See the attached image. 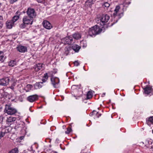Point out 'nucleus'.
I'll return each mask as SVG.
<instances>
[{"instance_id": "nucleus-1", "label": "nucleus", "mask_w": 153, "mask_h": 153, "mask_svg": "<svg viewBox=\"0 0 153 153\" xmlns=\"http://www.w3.org/2000/svg\"><path fill=\"white\" fill-rule=\"evenodd\" d=\"M102 30V29L99 26L95 25L89 29L88 34L90 36H92L100 33Z\"/></svg>"}, {"instance_id": "nucleus-2", "label": "nucleus", "mask_w": 153, "mask_h": 153, "mask_svg": "<svg viewBox=\"0 0 153 153\" xmlns=\"http://www.w3.org/2000/svg\"><path fill=\"white\" fill-rule=\"evenodd\" d=\"M16 109L12 107L10 105H6L4 112L9 115H13L17 112Z\"/></svg>"}, {"instance_id": "nucleus-3", "label": "nucleus", "mask_w": 153, "mask_h": 153, "mask_svg": "<svg viewBox=\"0 0 153 153\" xmlns=\"http://www.w3.org/2000/svg\"><path fill=\"white\" fill-rule=\"evenodd\" d=\"M51 80L52 84L54 88H56L58 87L59 80L58 78L57 77H51Z\"/></svg>"}, {"instance_id": "nucleus-4", "label": "nucleus", "mask_w": 153, "mask_h": 153, "mask_svg": "<svg viewBox=\"0 0 153 153\" xmlns=\"http://www.w3.org/2000/svg\"><path fill=\"white\" fill-rule=\"evenodd\" d=\"M11 129L12 128L10 127H6L4 129H3L0 132V139L6 134L10 132Z\"/></svg>"}, {"instance_id": "nucleus-5", "label": "nucleus", "mask_w": 153, "mask_h": 153, "mask_svg": "<svg viewBox=\"0 0 153 153\" xmlns=\"http://www.w3.org/2000/svg\"><path fill=\"white\" fill-rule=\"evenodd\" d=\"M120 6H117L115 7V17L119 16V18H120L123 16L122 11L120 12Z\"/></svg>"}, {"instance_id": "nucleus-6", "label": "nucleus", "mask_w": 153, "mask_h": 153, "mask_svg": "<svg viewBox=\"0 0 153 153\" xmlns=\"http://www.w3.org/2000/svg\"><path fill=\"white\" fill-rule=\"evenodd\" d=\"M27 13L30 18H33L35 16V10L33 9L28 8L27 11Z\"/></svg>"}, {"instance_id": "nucleus-7", "label": "nucleus", "mask_w": 153, "mask_h": 153, "mask_svg": "<svg viewBox=\"0 0 153 153\" xmlns=\"http://www.w3.org/2000/svg\"><path fill=\"white\" fill-rule=\"evenodd\" d=\"M109 16L106 14H103L102 15L100 19V21L102 23L103 25L108 22L109 19Z\"/></svg>"}, {"instance_id": "nucleus-8", "label": "nucleus", "mask_w": 153, "mask_h": 153, "mask_svg": "<svg viewBox=\"0 0 153 153\" xmlns=\"http://www.w3.org/2000/svg\"><path fill=\"white\" fill-rule=\"evenodd\" d=\"M10 79L8 77H5L0 79V85L5 86L8 84Z\"/></svg>"}, {"instance_id": "nucleus-9", "label": "nucleus", "mask_w": 153, "mask_h": 153, "mask_svg": "<svg viewBox=\"0 0 153 153\" xmlns=\"http://www.w3.org/2000/svg\"><path fill=\"white\" fill-rule=\"evenodd\" d=\"M23 22L27 25L30 24L32 25L33 23L32 19H30L28 17L25 16L23 19Z\"/></svg>"}, {"instance_id": "nucleus-10", "label": "nucleus", "mask_w": 153, "mask_h": 153, "mask_svg": "<svg viewBox=\"0 0 153 153\" xmlns=\"http://www.w3.org/2000/svg\"><path fill=\"white\" fill-rule=\"evenodd\" d=\"M64 40L65 42V43L68 45H71L73 43V40L72 36H68L66 37L64 39Z\"/></svg>"}, {"instance_id": "nucleus-11", "label": "nucleus", "mask_w": 153, "mask_h": 153, "mask_svg": "<svg viewBox=\"0 0 153 153\" xmlns=\"http://www.w3.org/2000/svg\"><path fill=\"white\" fill-rule=\"evenodd\" d=\"M38 99L37 95H33L30 96L27 98V100L30 102H33Z\"/></svg>"}, {"instance_id": "nucleus-12", "label": "nucleus", "mask_w": 153, "mask_h": 153, "mask_svg": "<svg viewBox=\"0 0 153 153\" xmlns=\"http://www.w3.org/2000/svg\"><path fill=\"white\" fill-rule=\"evenodd\" d=\"M17 50L21 53H25L27 51V48L22 45H19L16 48Z\"/></svg>"}, {"instance_id": "nucleus-13", "label": "nucleus", "mask_w": 153, "mask_h": 153, "mask_svg": "<svg viewBox=\"0 0 153 153\" xmlns=\"http://www.w3.org/2000/svg\"><path fill=\"white\" fill-rule=\"evenodd\" d=\"M42 24L44 27L47 29H50L52 27L51 24L46 20L44 21L42 23Z\"/></svg>"}, {"instance_id": "nucleus-14", "label": "nucleus", "mask_w": 153, "mask_h": 153, "mask_svg": "<svg viewBox=\"0 0 153 153\" xmlns=\"http://www.w3.org/2000/svg\"><path fill=\"white\" fill-rule=\"evenodd\" d=\"M7 27L9 29H11L14 23L11 20L7 21L6 23Z\"/></svg>"}, {"instance_id": "nucleus-15", "label": "nucleus", "mask_w": 153, "mask_h": 153, "mask_svg": "<svg viewBox=\"0 0 153 153\" xmlns=\"http://www.w3.org/2000/svg\"><path fill=\"white\" fill-rule=\"evenodd\" d=\"M73 37L75 39L78 40L81 38V35L79 33H76L73 34Z\"/></svg>"}, {"instance_id": "nucleus-16", "label": "nucleus", "mask_w": 153, "mask_h": 153, "mask_svg": "<svg viewBox=\"0 0 153 153\" xmlns=\"http://www.w3.org/2000/svg\"><path fill=\"white\" fill-rule=\"evenodd\" d=\"M80 48V47L78 45L75 44L72 47V49L76 52H78Z\"/></svg>"}, {"instance_id": "nucleus-17", "label": "nucleus", "mask_w": 153, "mask_h": 153, "mask_svg": "<svg viewBox=\"0 0 153 153\" xmlns=\"http://www.w3.org/2000/svg\"><path fill=\"white\" fill-rule=\"evenodd\" d=\"M145 94H149L152 92V88L150 87H147L144 89Z\"/></svg>"}, {"instance_id": "nucleus-18", "label": "nucleus", "mask_w": 153, "mask_h": 153, "mask_svg": "<svg viewBox=\"0 0 153 153\" xmlns=\"http://www.w3.org/2000/svg\"><path fill=\"white\" fill-rule=\"evenodd\" d=\"M16 13L17 14L16 16H15L13 18V19L11 21H13V22L14 23L19 18V16L20 15V13L18 14V13H19V12L17 11Z\"/></svg>"}, {"instance_id": "nucleus-19", "label": "nucleus", "mask_w": 153, "mask_h": 153, "mask_svg": "<svg viewBox=\"0 0 153 153\" xmlns=\"http://www.w3.org/2000/svg\"><path fill=\"white\" fill-rule=\"evenodd\" d=\"M22 125L20 124L16 123L15 126L14 127V128L16 131L19 130L21 129L22 128Z\"/></svg>"}, {"instance_id": "nucleus-20", "label": "nucleus", "mask_w": 153, "mask_h": 153, "mask_svg": "<svg viewBox=\"0 0 153 153\" xmlns=\"http://www.w3.org/2000/svg\"><path fill=\"white\" fill-rule=\"evenodd\" d=\"M16 120V117H10L8 118H7L6 122L7 123H11L12 122L15 121Z\"/></svg>"}, {"instance_id": "nucleus-21", "label": "nucleus", "mask_w": 153, "mask_h": 153, "mask_svg": "<svg viewBox=\"0 0 153 153\" xmlns=\"http://www.w3.org/2000/svg\"><path fill=\"white\" fill-rule=\"evenodd\" d=\"M147 123L149 125H150V123L153 124V116L149 117L146 120Z\"/></svg>"}, {"instance_id": "nucleus-22", "label": "nucleus", "mask_w": 153, "mask_h": 153, "mask_svg": "<svg viewBox=\"0 0 153 153\" xmlns=\"http://www.w3.org/2000/svg\"><path fill=\"white\" fill-rule=\"evenodd\" d=\"M42 68V65L41 64H38L35 68V70L36 71H37L40 70Z\"/></svg>"}, {"instance_id": "nucleus-23", "label": "nucleus", "mask_w": 153, "mask_h": 153, "mask_svg": "<svg viewBox=\"0 0 153 153\" xmlns=\"http://www.w3.org/2000/svg\"><path fill=\"white\" fill-rule=\"evenodd\" d=\"M93 93L92 91H89L87 95V99H89L91 98L93 96Z\"/></svg>"}, {"instance_id": "nucleus-24", "label": "nucleus", "mask_w": 153, "mask_h": 153, "mask_svg": "<svg viewBox=\"0 0 153 153\" xmlns=\"http://www.w3.org/2000/svg\"><path fill=\"white\" fill-rule=\"evenodd\" d=\"M48 74L47 73L45 74L42 79V81L43 82H46L48 79Z\"/></svg>"}, {"instance_id": "nucleus-25", "label": "nucleus", "mask_w": 153, "mask_h": 153, "mask_svg": "<svg viewBox=\"0 0 153 153\" xmlns=\"http://www.w3.org/2000/svg\"><path fill=\"white\" fill-rule=\"evenodd\" d=\"M94 0H87L85 3V5L90 6L91 4H93Z\"/></svg>"}, {"instance_id": "nucleus-26", "label": "nucleus", "mask_w": 153, "mask_h": 153, "mask_svg": "<svg viewBox=\"0 0 153 153\" xmlns=\"http://www.w3.org/2000/svg\"><path fill=\"white\" fill-rule=\"evenodd\" d=\"M70 49V48L69 47H66L65 48V52H64V54L66 55H67L69 53V51Z\"/></svg>"}, {"instance_id": "nucleus-27", "label": "nucleus", "mask_w": 153, "mask_h": 153, "mask_svg": "<svg viewBox=\"0 0 153 153\" xmlns=\"http://www.w3.org/2000/svg\"><path fill=\"white\" fill-rule=\"evenodd\" d=\"M16 64V62L14 61H11L9 63V65L11 67H13Z\"/></svg>"}, {"instance_id": "nucleus-28", "label": "nucleus", "mask_w": 153, "mask_h": 153, "mask_svg": "<svg viewBox=\"0 0 153 153\" xmlns=\"http://www.w3.org/2000/svg\"><path fill=\"white\" fill-rule=\"evenodd\" d=\"M18 150L17 148H15L10 151L9 153H18Z\"/></svg>"}, {"instance_id": "nucleus-29", "label": "nucleus", "mask_w": 153, "mask_h": 153, "mask_svg": "<svg viewBox=\"0 0 153 153\" xmlns=\"http://www.w3.org/2000/svg\"><path fill=\"white\" fill-rule=\"evenodd\" d=\"M42 83L43 82H38L36 83V86H37L39 88H41L42 87V85L41 84H42Z\"/></svg>"}, {"instance_id": "nucleus-30", "label": "nucleus", "mask_w": 153, "mask_h": 153, "mask_svg": "<svg viewBox=\"0 0 153 153\" xmlns=\"http://www.w3.org/2000/svg\"><path fill=\"white\" fill-rule=\"evenodd\" d=\"M32 86L30 84H28L26 86V88H27L28 89V91H29V90H30L32 87Z\"/></svg>"}, {"instance_id": "nucleus-31", "label": "nucleus", "mask_w": 153, "mask_h": 153, "mask_svg": "<svg viewBox=\"0 0 153 153\" xmlns=\"http://www.w3.org/2000/svg\"><path fill=\"white\" fill-rule=\"evenodd\" d=\"M71 130V128L69 127L67 128V130L65 131V133L66 134H68L70 132Z\"/></svg>"}, {"instance_id": "nucleus-32", "label": "nucleus", "mask_w": 153, "mask_h": 153, "mask_svg": "<svg viewBox=\"0 0 153 153\" xmlns=\"http://www.w3.org/2000/svg\"><path fill=\"white\" fill-rule=\"evenodd\" d=\"M5 59V57L3 55L0 56V61L1 62H3Z\"/></svg>"}, {"instance_id": "nucleus-33", "label": "nucleus", "mask_w": 153, "mask_h": 153, "mask_svg": "<svg viewBox=\"0 0 153 153\" xmlns=\"http://www.w3.org/2000/svg\"><path fill=\"white\" fill-rule=\"evenodd\" d=\"M110 6V4L107 2H106L104 3V4L103 5V6L104 7H109Z\"/></svg>"}, {"instance_id": "nucleus-34", "label": "nucleus", "mask_w": 153, "mask_h": 153, "mask_svg": "<svg viewBox=\"0 0 153 153\" xmlns=\"http://www.w3.org/2000/svg\"><path fill=\"white\" fill-rule=\"evenodd\" d=\"M26 24H24L23 22V23L21 24L20 26V28H23L25 27H26Z\"/></svg>"}, {"instance_id": "nucleus-35", "label": "nucleus", "mask_w": 153, "mask_h": 153, "mask_svg": "<svg viewBox=\"0 0 153 153\" xmlns=\"http://www.w3.org/2000/svg\"><path fill=\"white\" fill-rule=\"evenodd\" d=\"M99 114V113L98 112H97L96 111L94 110L92 113V115H95L96 114Z\"/></svg>"}, {"instance_id": "nucleus-36", "label": "nucleus", "mask_w": 153, "mask_h": 153, "mask_svg": "<svg viewBox=\"0 0 153 153\" xmlns=\"http://www.w3.org/2000/svg\"><path fill=\"white\" fill-rule=\"evenodd\" d=\"M10 2V3L11 4H13L14 3L16 2L18 0H8Z\"/></svg>"}, {"instance_id": "nucleus-37", "label": "nucleus", "mask_w": 153, "mask_h": 153, "mask_svg": "<svg viewBox=\"0 0 153 153\" xmlns=\"http://www.w3.org/2000/svg\"><path fill=\"white\" fill-rule=\"evenodd\" d=\"M74 65L76 66H78V65H79V63L77 61H75L74 62Z\"/></svg>"}, {"instance_id": "nucleus-38", "label": "nucleus", "mask_w": 153, "mask_h": 153, "mask_svg": "<svg viewBox=\"0 0 153 153\" xmlns=\"http://www.w3.org/2000/svg\"><path fill=\"white\" fill-rule=\"evenodd\" d=\"M24 136H21L19 137V139L20 140H22L24 139Z\"/></svg>"}, {"instance_id": "nucleus-39", "label": "nucleus", "mask_w": 153, "mask_h": 153, "mask_svg": "<svg viewBox=\"0 0 153 153\" xmlns=\"http://www.w3.org/2000/svg\"><path fill=\"white\" fill-rule=\"evenodd\" d=\"M38 2L41 3L43 1V0H36Z\"/></svg>"}, {"instance_id": "nucleus-40", "label": "nucleus", "mask_w": 153, "mask_h": 153, "mask_svg": "<svg viewBox=\"0 0 153 153\" xmlns=\"http://www.w3.org/2000/svg\"><path fill=\"white\" fill-rule=\"evenodd\" d=\"M3 26V24L0 21V28H1Z\"/></svg>"}, {"instance_id": "nucleus-41", "label": "nucleus", "mask_w": 153, "mask_h": 153, "mask_svg": "<svg viewBox=\"0 0 153 153\" xmlns=\"http://www.w3.org/2000/svg\"><path fill=\"white\" fill-rule=\"evenodd\" d=\"M2 117H0V122H2L3 120Z\"/></svg>"}, {"instance_id": "nucleus-42", "label": "nucleus", "mask_w": 153, "mask_h": 153, "mask_svg": "<svg viewBox=\"0 0 153 153\" xmlns=\"http://www.w3.org/2000/svg\"><path fill=\"white\" fill-rule=\"evenodd\" d=\"M101 115V114L99 113V114H96V116H97V118H98Z\"/></svg>"}, {"instance_id": "nucleus-43", "label": "nucleus", "mask_w": 153, "mask_h": 153, "mask_svg": "<svg viewBox=\"0 0 153 153\" xmlns=\"http://www.w3.org/2000/svg\"><path fill=\"white\" fill-rule=\"evenodd\" d=\"M9 88L12 90H13L14 89L13 86H11L9 87Z\"/></svg>"}, {"instance_id": "nucleus-44", "label": "nucleus", "mask_w": 153, "mask_h": 153, "mask_svg": "<svg viewBox=\"0 0 153 153\" xmlns=\"http://www.w3.org/2000/svg\"><path fill=\"white\" fill-rule=\"evenodd\" d=\"M3 18L2 16H0V20H3Z\"/></svg>"}, {"instance_id": "nucleus-45", "label": "nucleus", "mask_w": 153, "mask_h": 153, "mask_svg": "<svg viewBox=\"0 0 153 153\" xmlns=\"http://www.w3.org/2000/svg\"><path fill=\"white\" fill-rule=\"evenodd\" d=\"M105 95V93H103V94H102V97H104Z\"/></svg>"}, {"instance_id": "nucleus-46", "label": "nucleus", "mask_w": 153, "mask_h": 153, "mask_svg": "<svg viewBox=\"0 0 153 153\" xmlns=\"http://www.w3.org/2000/svg\"><path fill=\"white\" fill-rule=\"evenodd\" d=\"M15 85V84L13 83L11 86H13V87Z\"/></svg>"}, {"instance_id": "nucleus-47", "label": "nucleus", "mask_w": 153, "mask_h": 153, "mask_svg": "<svg viewBox=\"0 0 153 153\" xmlns=\"http://www.w3.org/2000/svg\"><path fill=\"white\" fill-rule=\"evenodd\" d=\"M53 153H57V152H53Z\"/></svg>"}, {"instance_id": "nucleus-48", "label": "nucleus", "mask_w": 153, "mask_h": 153, "mask_svg": "<svg viewBox=\"0 0 153 153\" xmlns=\"http://www.w3.org/2000/svg\"><path fill=\"white\" fill-rule=\"evenodd\" d=\"M63 128H65V126H63Z\"/></svg>"}, {"instance_id": "nucleus-49", "label": "nucleus", "mask_w": 153, "mask_h": 153, "mask_svg": "<svg viewBox=\"0 0 153 153\" xmlns=\"http://www.w3.org/2000/svg\"><path fill=\"white\" fill-rule=\"evenodd\" d=\"M63 128H65V126H63Z\"/></svg>"}, {"instance_id": "nucleus-50", "label": "nucleus", "mask_w": 153, "mask_h": 153, "mask_svg": "<svg viewBox=\"0 0 153 153\" xmlns=\"http://www.w3.org/2000/svg\"><path fill=\"white\" fill-rule=\"evenodd\" d=\"M113 15H115V13H113Z\"/></svg>"}, {"instance_id": "nucleus-51", "label": "nucleus", "mask_w": 153, "mask_h": 153, "mask_svg": "<svg viewBox=\"0 0 153 153\" xmlns=\"http://www.w3.org/2000/svg\"><path fill=\"white\" fill-rule=\"evenodd\" d=\"M117 22V21H116V22H115V23H116V22Z\"/></svg>"}]
</instances>
